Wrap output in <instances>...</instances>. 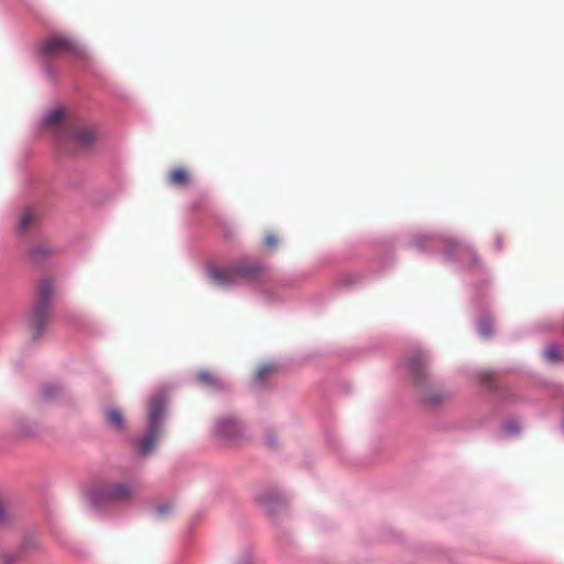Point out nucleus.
Masks as SVG:
<instances>
[{"instance_id":"nucleus-1","label":"nucleus","mask_w":564,"mask_h":564,"mask_svg":"<svg viewBox=\"0 0 564 564\" xmlns=\"http://www.w3.org/2000/svg\"><path fill=\"white\" fill-rule=\"evenodd\" d=\"M53 282L43 279L36 289V300L26 318V330L33 340L39 339L46 330L50 321V301L54 293Z\"/></svg>"},{"instance_id":"nucleus-2","label":"nucleus","mask_w":564,"mask_h":564,"mask_svg":"<svg viewBox=\"0 0 564 564\" xmlns=\"http://www.w3.org/2000/svg\"><path fill=\"white\" fill-rule=\"evenodd\" d=\"M165 404L166 400L162 394L154 395L149 401L147 433L139 442V452L142 455L151 454L161 436Z\"/></svg>"},{"instance_id":"nucleus-3","label":"nucleus","mask_w":564,"mask_h":564,"mask_svg":"<svg viewBox=\"0 0 564 564\" xmlns=\"http://www.w3.org/2000/svg\"><path fill=\"white\" fill-rule=\"evenodd\" d=\"M262 267L256 262H239L228 268H214L209 271V278L219 286H229L243 280H254Z\"/></svg>"},{"instance_id":"nucleus-4","label":"nucleus","mask_w":564,"mask_h":564,"mask_svg":"<svg viewBox=\"0 0 564 564\" xmlns=\"http://www.w3.org/2000/svg\"><path fill=\"white\" fill-rule=\"evenodd\" d=\"M139 491L134 481H111L98 486L93 494V500L97 505L127 502L132 500Z\"/></svg>"},{"instance_id":"nucleus-5","label":"nucleus","mask_w":564,"mask_h":564,"mask_svg":"<svg viewBox=\"0 0 564 564\" xmlns=\"http://www.w3.org/2000/svg\"><path fill=\"white\" fill-rule=\"evenodd\" d=\"M98 139V132L93 126L72 123L65 135L61 137L58 147L65 151L76 152L90 148Z\"/></svg>"},{"instance_id":"nucleus-6","label":"nucleus","mask_w":564,"mask_h":564,"mask_svg":"<svg viewBox=\"0 0 564 564\" xmlns=\"http://www.w3.org/2000/svg\"><path fill=\"white\" fill-rule=\"evenodd\" d=\"M41 54L46 58L61 55H69L76 61L85 59V51L69 37L53 35L44 40L40 45Z\"/></svg>"},{"instance_id":"nucleus-7","label":"nucleus","mask_w":564,"mask_h":564,"mask_svg":"<svg viewBox=\"0 0 564 564\" xmlns=\"http://www.w3.org/2000/svg\"><path fill=\"white\" fill-rule=\"evenodd\" d=\"M406 368L413 383L423 387L429 381V360L422 352H413L406 361Z\"/></svg>"},{"instance_id":"nucleus-8","label":"nucleus","mask_w":564,"mask_h":564,"mask_svg":"<svg viewBox=\"0 0 564 564\" xmlns=\"http://www.w3.org/2000/svg\"><path fill=\"white\" fill-rule=\"evenodd\" d=\"M215 434L228 443L236 444L243 437V429L234 419H223L216 423Z\"/></svg>"},{"instance_id":"nucleus-9","label":"nucleus","mask_w":564,"mask_h":564,"mask_svg":"<svg viewBox=\"0 0 564 564\" xmlns=\"http://www.w3.org/2000/svg\"><path fill=\"white\" fill-rule=\"evenodd\" d=\"M44 123L54 133L57 144L61 143V137L65 135L67 128L72 124L65 121V112L59 108L50 111L45 117Z\"/></svg>"},{"instance_id":"nucleus-10","label":"nucleus","mask_w":564,"mask_h":564,"mask_svg":"<svg viewBox=\"0 0 564 564\" xmlns=\"http://www.w3.org/2000/svg\"><path fill=\"white\" fill-rule=\"evenodd\" d=\"M451 399V393L440 388H429L423 390L421 401L429 408H436Z\"/></svg>"},{"instance_id":"nucleus-11","label":"nucleus","mask_w":564,"mask_h":564,"mask_svg":"<svg viewBox=\"0 0 564 564\" xmlns=\"http://www.w3.org/2000/svg\"><path fill=\"white\" fill-rule=\"evenodd\" d=\"M52 253V249L50 246L45 242H39L33 245L29 250V259L34 262L39 263L46 259Z\"/></svg>"},{"instance_id":"nucleus-12","label":"nucleus","mask_w":564,"mask_h":564,"mask_svg":"<svg viewBox=\"0 0 564 564\" xmlns=\"http://www.w3.org/2000/svg\"><path fill=\"white\" fill-rule=\"evenodd\" d=\"M36 220H37V216L33 210H31V209L24 210L19 219V225H18L19 231L22 234L26 232L29 229H31L33 227V225H35Z\"/></svg>"},{"instance_id":"nucleus-13","label":"nucleus","mask_w":564,"mask_h":564,"mask_svg":"<svg viewBox=\"0 0 564 564\" xmlns=\"http://www.w3.org/2000/svg\"><path fill=\"white\" fill-rule=\"evenodd\" d=\"M105 417H106L107 423L111 427L117 429V430L123 429V423H124L123 414L119 409H108L105 412Z\"/></svg>"},{"instance_id":"nucleus-14","label":"nucleus","mask_w":564,"mask_h":564,"mask_svg":"<svg viewBox=\"0 0 564 564\" xmlns=\"http://www.w3.org/2000/svg\"><path fill=\"white\" fill-rule=\"evenodd\" d=\"M189 173L183 167L171 171L169 180L172 184L177 186H185L189 183Z\"/></svg>"},{"instance_id":"nucleus-15","label":"nucleus","mask_w":564,"mask_h":564,"mask_svg":"<svg viewBox=\"0 0 564 564\" xmlns=\"http://www.w3.org/2000/svg\"><path fill=\"white\" fill-rule=\"evenodd\" d=\"M275 370V367L271 364H264V365H260L257 370H256V373H254V382H260L262 381L267 376L273 373Z\"/></svg>"},{"instance_id":"nucleus-16","label":"nucleus","mask_w":564,"mask_h":564,"mask_svg":"<svg viewBox=\"0 0 564 564\" xmlns=\"http://www.w3.org/2000/svg\"><path fill=\"white\" fill-rule=\"evenodd\" d=\"M197 380L206 386H217L218 379L208 370H202L197 373Z\"/></svg>"},{"instance_id":"nucleus-17","label":"nucleus","mask_w":564,"mask_h":564,"mask_svg":"<svg viewBox=\"0 0 564 564\" xmlns=\"http://www.w3.org/2000/svg\"><path fill=\"white\" fill-rule=\"evenodd\" d=\"M543 356L551 364H555V362L563 360V358L561 357V355L555 346L546 347L543 352Z\"/></svg>"},{"instance_id":"nucleus-18","label":"nucleus","mask_w":564,"mask_h":564,"mask_svg":"<svg viewBox=\"0 0 564 564\" xmlns=\"http://www.w3.org/2000/svg\"><path fill=\"white\" fill-rule=\"evenodd\" d=\"M59 392H61V388L58 384H55V383L46 384L42 389L43 397L46 400L54 399L56 395L59 394Z\"/></svg>"},{"instance_id":"nucleus-19","label":"nucleus","mask_w":564,"mask_h":564,"mask_svg":"<svg viewBox=\"0 0 564 564\" xmlns=\"http://www.w3.org/2000/svg\"><path fill=\"white\" fill-rule=\"evenodd\" d=\"M492 324L490 319H484L479 323V332L484 337H489L491 334Z\"/></svg>"},{"instance_id":"nucleus-20","label":"nucleus","mask_w":564,"mask_h":564,"mask_svg":"<svg viewBox=\"0 0 564 564\" xmlns=\"http://www.w3.org/2000/svg\"><path fill=\"white\" fill-rule=\"evenodd\" d=\"M264 243L268 248H275L278 245V239L274 235L269 234L265 236Z\"/></svg>"},{"instance_id":"nucleus-21","label":"nucleus","mask_w":564,"mask_h":564,"mask_svg":"<svg viewBox=\"0 0 564 564\" xmlns=\"http://www.w3.org/2000/svg\"><path fill=\"white\" fill-rule=\"evenodd\" d=\"M492 373L487 371V372H482L480 375V380L484 382V383H489L491 380H492Z\"/></svg>"},{"instance_id":"nucleus-22","label":"nucleus","mask_w":564,"mask_h":564,"mask_svg":"<svg viewBox=\"0 0 564 564\" xmlns=\"http://www.w3.org/2000/svg\"><path fill=\"white\" fill-rule=\"evenodd\" d=\"M169 512H170V507H169V506H160V507L158 508V513H159L160 516H165V514H167Z\"/></svg>"}]
</instances>
